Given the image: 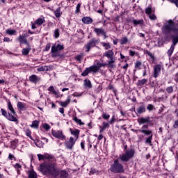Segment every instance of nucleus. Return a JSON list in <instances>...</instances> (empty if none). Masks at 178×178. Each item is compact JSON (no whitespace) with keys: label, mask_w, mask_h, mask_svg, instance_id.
<instances>
[{"label":"nucleus","mask_w":178,"mask_h":178,"mask_svg":"<svg viewBox=\"0 0 178 178\" xmlns=\"http://www.w3.org/2000/svg\"><path fill=\"white\" fill-rule=\"evenodd\" d=\"M39 170L42 173V175H50L53 177H58V176L62 178H67V173L66 171L60 170L58 168V165L55 161L49 160V162H44L40 165Z\"/></svg>","instance_id":"1"},{"label":"nucleus","mask_w":178,"mask_h":178,"mask_svg":"<svg viewBox=\"0 0 178 178\" xmlns=\"http://www.w3.org/2000/svg\"><path fill=\"white\" fill-rule=\"evenodd\" d=\"M175 24L172 20L168 21V24L165 25L163 28V31L164 33H169V31H174L175 35L172 38V44L171 45L170 49L168 51V55L171 56L173 54V51H175V47H176V44L178 42V29H174Z\"/></svg>","instance_id":"2"},{"label":"nucleus","mask_w":178,"mask_h":178,"mask_svg":"<svg viewBox=\"0 0 178 178\" xmlns=\"http://www.w3.org/2000/svg\"><path fill=\"white\" fill-rule=\"evenodd\" d=\"M135 131L136 133H138L139 131L145 136H149L148 137L145 138V143L148 145H152V131L148 130V125L145 124L141 127L140 129L136 130Z\"/></svg>","instance_id":"3"},{"label":"nucleus","mask_w":178,"mask_h":178,"mask_svg":"<svg viewBox=\"0 0 178 178\" xmlns=\"http://www.w3.org/2000/svg\"><path fill=\"white\" fill-rule=\"evenodd\" d=\"M110 170L111 172H113V173H123L124 172V168L123 165L119 162V160L116 159L111 165Z\"/></svg>","instance_id":"4"},{"label":"nucleus","mask_w":178,"mask_h":178,"mask_svg":"<svg viewBox=\"0 0 178 178\" xmlns=\"http://www.w3.org/2000/svg\"><path fill=\"white\" fill-rule=\"evenodd\" d=\"M134 155V151L131 150H127L124 154H123L122 156H120V159L122 161V162H129V160L131 159V158H133V156Z\"/></svg>","instance_id":"5"},{"label":"nucleus","mask_w":178,"mask_h":178,"mask_svg":"<svg viewBox=\"0 0 178 178\" xmlns=\"http://www.w3.org/2000/svg\"><path fill=\"white\" fill-rule=\"evenodd\" d=\"M51 134L53 137H55V138H58V140H66V136L63 134V131L62 130H51Z\"/></svg>","instance_id":"6"},{"label":"nucleus","mask_w":178,"mask_h":178,"mask_svg":"<svg viewBox=\"0 0 178 178\" xmlns=\"http://www.w3.org/2000/svg\"><path fill=\"white\" fill-rule=\"evenodd\" d=\"M97 40L95 39H91L86 45H85V49L86 52H90V49H91V48H93V47L95 45L97 44Z\"/></svg>","instance_id":"7"},{"label":"nucleus","mask_w":178,"mask_h":178,"mask_svg":"<svg viewBox=\"0 0 178 178\" xmlns=\"http://www.w3.org/2000/svg\"><path fill=\"white\" fill-rule=\"evenodd\" d=\"M76 141H77V140L74 139L73 137H70L68 141H65V147L68 149H72L73 147H74V144H76Z\"/></svg>","instance_id":"8"},{"label":"nucleus","mask_w":178,"mask_h":178,"mask_svg":"<svg viewBox=\"0 0 178 178\" xmlns=\"http://www.w3.org/2000/svg\"><path fill=\"white\" fill-rule=\"evenodd\" d=\"M63 48H64L63 45L59 44H55L51 47V52L52 54H55L58 52V51H62Z\"/></svg>","instance_id":"9"},{"label":"nucleus","mask_w":178,"mask_h":178,"mask_svg":"<svg viewBox=\"0 0 178 178\" xmlns=\"http://www.w3.org/2000/svg\"><path fill=\"white\" fill-rule=\"evenodd\" d=\"M138 123H139L140 125L148 124V123H149V117L140 118L138 119Z\"/></svg>","instance_id":"10"},{"label":"nucleus","mask_w":178,"mask_h":178,"mask_svg":"<svg viewBox=\"0 0 178 178\" xmlns=\"http://www.w3.org/2000/svg\"><path fill=\"white\" fill-rule=\"evenodd\" d=\"M26 37H27V34L24 33L22 35H19L17 40L21 44H29V42H27V39H26Z\"/></svg>","instance_id":"11"},{"label":"nucleus","mask_w":178,"mask_h":178,"mask_svg":"<svg viewBox=\"0 0 178 178\" xmlns=\"http://www.w3.org/2000/svg\"><path fill=\"white\" fill-rule=\"evenodd\" d=\"M159 73H161V65H157L154 68V77H158V76H159Z\"/></svg>","instance_id":"12"},{"label":"nucleus","mask_w":178,"mask_h":178,"mask_svg":"<svg viewBox=\"0 0 178 178\" xmlns=\"http://www.w3.org/2000/svg\"><path fill=\"white\" fill-rule=\"evenodd\" d=\"M94 31L97 35H105V31L102 28H95Z\"/></svg>","instance_id":"13"},{"label":"nucleus","mask_w":178,"mask_h":178,"mask_svg":"<svg viewBox=\"0 0 178 178\" xmlns=\"http://www.w3.org/2000/svg\"><path fill=\"white\" fill-rule=\"evenodd\" d=\"M70 101H71L70 96H68L67 97L66 101L65 102H60L59 105L60 106H63V108H66V106H67V105H69V104H70Z\"/></svg>","instance_id":"14"},{"label":"nucleus","mask_w":178,"mask_h":178,"mask_svg":"<svg viewBox=\"0 0 178 178\" xmlns=\"http://www.w3.org/2000/svg\"><path fill=\"white\" fill-rule=\"evenodd\" d=\"M17 108L18 111H26V104L21 102H18L17 104Z\"/></svg>","instance_id":"15"},{"label":"nucleus","mask_w":178,"mask_h":178,"mask_svg":"<svg viewBox=\"0 0 178 178\" xmlns=\"http://www.w3.org/2000/svg\"><path fill=\"white\" fill-rule=\"evenodd\" d=\"M101 66H102L101 64L98 66L92 65L89 67V70H90V72H92L93 73H97V72H99V67H101Z\"/></svg>","instance_id":"16"},{"label":"nucleus","mask_w":178,"mask_h":178,"mask_svg":"<svg viewBox=\"0 0 178 178\" xmlns=\"http://www.w3.org/2000/svg\"><path fill=\"white\" fill-rule=\"evenodd\" d=\"M83 23H85V24H91L92 23V19L89 17H85L82 18Z\"/></svg>","instance_id":"17"},{"label":"nucleus","mask_w":178,"mask_h":178,"mask_svg":"<svg viewBox=\"0 0 178 178\" xmlns=\"http://www.w3.org/2000/svg\"><path fill=\"white\" fill-rule=\"evenodd\" d=\"M113 54H114L113 51L108 50L104 54V56H106V58H108L109 59H112V58H113Z\"/></svg>","instance_id":"18"},{"label":"nucleus","mask_w":178,"mask_h":178,"mask_svg":"<svg viewBox=\"0 0 178 178\" xmlns=\"http://www.w3.org/2000/svg\"><path fill=\"white\" fill-rule=\"evenodd\" d=\"M8 108L10 113L13 115H16V111H15V108H13V106H12V103H10V102H8Z\"/></svg>","instance_id":"19"},{"label":"nucleus","mask_w":178,"mask_h":178,"mask_svg":"<svg viewBox=\"0 0 178 178\" xmlns=\"http://www.w3.org/2000/svg\"><path fill=\"white\" fill-rule=\"evenodd\" d=\"M71 134H72V136H74V140H77L79 138V134H80V132L79 131L78 129H75V130L71 131Z\"/></svg>","instance_id":"20"},{"label":"nucleus","mask_w":178,"mask_h":178,"mask_svg":"<svg viewBox=\"0 0 178 178\" xmlns=\"http://www.w3.org/2000/svg\"><path fill=\"white\" fill-rule=\"evenodd\" d=\"M48 91H50V92H52L53 94H54V95H57L56 97L59 98V95H58V92H56V90H55V88H54V86H50L48 88Z\"/></svg>","instance_id":"21"},{"label":"nucleus","mask_w":178,"mask_h":178,"mask_svg":"<svg viewBox=\"0 0 178 178\" xmlns=\"http://www.w3.org/2000/svg\"><path fill=\"white\" fill-rule=\"evenodd\" d=\"M83 84L86 88H91L92 87V86L91 85V81L88 79H85L83 81Z\"/></svg>","instance_id":"22"},{"label":"nucleus","mask_w":178,"mask_h":178,"mask_svg":"<svg viewBox=\"0 0 178 178\" xmlns=\"http://www.w3.org/2000/svg\"><path fill=\"white\" fill-rule=\"evenodd\" d=\"M54 13L56 17H60V16H62V13L60 12V8H58L56 9V10H54Z\"/></svg>","instance_id":"23"},{"label":"nucleus","mask_w":178,"mask_h":178,"mask_svg":"<svg viewBox=\"0 0 178 178\" xmlns=\"http://www.w3.org/2000/svg\"><path fill=\"white\" fill-rule=\"evenodd\" d=\"M43 23H45V19L44 18H38L35 21V24H38V26H41Z\"/></svg>","instance_id":"24"},{"label":"nucleus","mask_w":178,"mask_h":178,"mask_svg":"<svg viewBox=\"0 0 178 178\" xmlns=\"http://www.w3.org/2000/svg\"><path fill=\"white\" fill-rule=\"evenodd\" d=\"M29 80H30V81H32V83H36V81H38V80H40V79L38 78L36 75H31L29 77Z\"/></svg>","instance_id":"25"},{"label":"nucleus","mask_w":178,"mask_h":178,"mask_svg":"<svg viewBox=\"0 0 178 178\" xmlns=\"http://www.w3.org/2000/svg\"><path fill=\"white\" fill-rule=\"evenodd\" d=\"M137 112L138 113H139V115H141V113H144V112H145V106H139L137 108Z\"/></svg>","instance_id":"26"},{"label":"nucleus","mask_w":178,"mask_h":178,"mask_svg":"<svg viewBox=\"0 0 178 178\" xmlns=\"http://www.w3.org/2000/svg\"><path fill=\"white\" fill-rule=\"evenodd\" d=\"M132 23L135 25V26H138V24H143L144 23V20L143 19H133L132 20Z\"/></svg>","instance_id":"27"},{"label":"nucleus","mask_w":178,"mask_h":178,"mask_svg":"<svg viewBox=\"0 0 178 178\" xmlns=\"http://www.w3.org/2000/svg\"><path fill=\"white\" fill-rule=\"evenodd\" d=\"M6 119H8V120H10V122H16V120H17V119H16V118L10 114H8V115H7Z\"/></svg>","instance_id":"28"},{"label":"nucleus","mask_w":178,"mask_h":178,"mask_svg":"<svg viewBox=\"0 0 178 178\" xmlns=\"http://www.w3.org/2000/svg\"><path fill=\"white\" fill-rule=\"evenodd\" d=\"M147 55L148 56H149V59H150V62L152 63H154V62H155V57L154 56V54H152V53L149 52V51H147Z\"/></svg>","instance_id":"29"},{"label":"nucleus","mask_w":178,"mask_h":178,"mask_svg":"<svg viewBox=\"0 0 178 178\" xmlns=\"http://www.w3.org/2000/svg\"><path fill=\"white\" fill-rule=\"evenodd\" d=\"M14 168L15 169H16L17 170V173L18 175H20V169H22V165L19 163H16L15 165H14Z\"/></svg>","instance_id":"30"},{"label":"nucleus","mask_w":178,"mask_h":178,"mask_svg":"<svg viewBox=\"0 0 178 178\" xmlns=\"http://www.w3.org/2000/svg\"><path fill=\"white\" fill-rule=\"evenodd\" d=\"M29 178H37V174L34 171L29 172Z\"/></svg>","instance_id":"31"},{"label":"nucleus","mask_w":178,"mask_h":178,"mask_svg":"<svg viewBox=\"0 0 178 178\" xmlns=\"http://www.w3.org/2000/svg\"><path fill=\"white\" fill-rule=\"evenodd\" d=\"M129 39H127V37L122 38L120 42L121 45H124L127 42H128Z\"/></svg>","instance_id":"32"},{"label":"nucleus","mask_w":178,"mask_h":178,"mask_svg":"<svg viewBox=\"0 0 178 178\" xmlns=\"http://www.w3.org/2000/svg\"><path fill=\"white\" fill-rule=\"evenodd\" d=\"M42 155L43 161H45V159H52V156L48 154H44Z\"/></svg>","instance_id":"33"},{"label":"nucleus","mask_w":178,"mask_h":178,"mask_svg":"<svg viewBox=\"0 0 178 178\" xmlns=\"http://www.w3.org/2000/svg\"><path fill=\"white\" fill-rule=\"evenodd\" d=\"M31 127H33V129H38V121L35 120L32 122V124L31 125Z\"/></svg>","instance_id":"34"},{"label":"nucleus","mask_w":178,"mask_h":178,"mask_svg":"<svg viewBox=\"0 0 178 178\" xmlns=\"http://www.w3.org/2000/svg\"><path fill=\"white\" fill-rule=\"evenodd\" d=\"M25 132L27 137H29L31 140H33V137H31V131H30V129H26Z\"/></svg>","instance_id":"35"},{"label":"nucleus","mask_w":178,"mask_h":178,"mask_svg":"<svg viewBox=\"0 0 178 178\" xmlns=\"http://www.w3.org/2000/svg\"><path fill=\"white\" fill-rule=\"evenodd\" d=\"M30 52V48H26L22 49V54L23 55H29Z\"/></svg>","instance_id":"36"},{"label":"nucleus","mask_w":178,"mask_h":178,"mask_svg":"<svg viewBox=\"0 0 178 178\" xmlns=\"http://www.w3.org/2000/svg\"><path fill=\"white\" fill-rule=\"evenodd\" d=\"M90 68H86L85 70V71L81 74V76H83V77L87 76L88 74V73H90Z\"/></svg>","instance_id":"37"},{"label":"nucleus","mask_w":178,"mask_h":178,"mask_svg":"<svg viewBox=\"0 0 178 178\" xmlns=\"http://www.w3.org/2000/svg\"><path fill=\"white\" fill-rule=\"evenodd\" d=\"M16 33V31L13 30V29H8L6 31V33L9 34V35H13V34Z\"/></svg>","instance_id":"38"},{"label":"nucleus","mask_w":178,"mask_h":178,"mask_svg":"<svg viewBox=\"0 0 178 178\" xmlns=\"http://www.w3.org/2000/svg\"><path fill=\"white\" fill-rule=\"evenodd\" d=\"M102 118L105 120H108V119H109V118H111V115L109 114H106V113H102Z\"/></svg>","instance_id":"39"},{"label":"nucleus","mask_w":178,"mask_h":178,"mask_svg":"<svg viewBox=\"0 0 178 178\" xmlns=\"http://www.w3.org/2000/svg\"><path fill=\"white\" fill-rule=\"evenodd\" d=\"M147 80L145 79H141L138 81V84L139 86H144V84H145V83H147Z\"/></svg>","instance_id":"40"},{"label":"nucleus","mask_w":178,"mask_h":178,"mask_svg":"<svg viewBox=\"0 0 178 178\" xmlns=\"http://www.w3.org/2000/svg\"><path fill=\"white\" fill-rule=\"evenodd\" d=\"M145 13L146 15H151V13H152V8H151V7H147L145 10Z\"/></svg>","instance_id":"41"},{"label":"nucleus","mask_w":178,"mask_h":178,"mask_svg":"<svg viewBox=\"0 0 178 178\" xmlns=\"http://www.w3.org/2000/svg\"><path fill=\"white\" fill-rule=\"evenodd\" d=\"M102 44L103 47H104L105 49H111V44H109V43L102 42Z\"/></svg>","instance_id":"42"},{"label":"nucleus","mask_w":178,"mask_h":178,"mask_svg":"<svg viewBox=\"0 0 178 178\" xmlns=\"http://www.w3.org/2000/svg\"><path fill=\"white\" fill-rule=\"evenodd\" d=\"M141 67V62L136 61L135 63V69H140Z\"/></svg>","instance_id":"43"},{"label":"nucleus","mask_w":178,"mask_h":178,"mask_svg":"<svg viewBox=\"0 0 178 178\" xmlns=\"http://www.w3.org/2000/svg\"><path fill=\"white\" fill-rule=\"evenodd\" d=\"M59 38V29H57L54 31V38Z\"/></svg>","instance_id":"44"},{"label":"nucleus","mask_w":178,"mask_h":178,"mask_svg":"<svg viewBox=\"0 0 178 178\" xmlns=\"http://www.w3.org/2000/svg\"><path fill=\"white\" fill-rule=\"evenodd\" d=\"M42 127H43V129H44V130H47V131H48V130H49V129H51V126H49V124H43Z\"/></svg>","instance_id":"45"},{"label":"nucleus","mask_w":178,"mask_h":178,"mask_svg":"<svg viewBox=\"0 0 178 178\" xmlns=\"http://www.w3.org/2000/svg\"><path fill=\"white\" fill-rule=\"evenodd\" d=\"M166 91L168 94H172L173 92V88L172 86L168 87Z\"/></svg>","instance_id":"46"},{"label":"nucleus","mask_w":178,"mask_h":178,"mask_svg":"<svg viewBox=\"0 0 178 178\" xmlns=\"http://www.w3.org/2000/svg\"><path fill=\"white\" fill-rule=\"evenodd\" d=\"M80 8H81V4L78 3L76 8L75 13H80Z\"/></svg>","instance_id":"47"},{"label":"nucleus","mask_w":178,"mask_h":178,"mask_svg":"<svg viewBox=\"0 0 178 178\" xmlns=\"http://www.w3.org/2000/svg\"><path fill=\"white\" fill-rule=\"evenodd\" d=\"M1 111L3 116H4L5 118H8V114L6 112V111H5L3 108H1Z\"/></svg>","instance_id":"48"},{"label":"nucleus","mask_w":178,"mask_h":178,"mask_svg":"<svg viewBox=\"0 0 178 178\" xmlns=\"http://www.w3.org/2000/svg\"><path fill=\"white\" fill-rule=\"evenodd\" d=\"M73 120H74V122H76V123H79V124H83L81 123V120L77 118V117H74V118H73Z\"/></svg>","instance_id":"49"},{"label":"nucleus","mask_w":178,"mask_h":178,"mask_svg":"<svg viewBox=\"0 0 178 178\" xmlns=\"http://www.w3.org/2000/svg\"><path fill=\"white\" fill-rule=\"evenodd\" d=\"M149 17L151 20H156V16L154 14L149 15Z\"/></svg>","instance_id":"50"},{"label":"nucleus","mask_w":178,"mask_h":178,"mask_svg":"<svg viewBox=\"0 0 178 178\" xmlns=\"http://www.w3.org/2000/svg\"><path fill=\"white\" fill-rule=\"evenodd\" d=\"M113 63H115V60H113V57H112V58H111V60L108 61V66H111L112 67H113Z\"/></svg>","instance_id":"51"},{"label":"nucleus","mask_w":178,"mask_h":178,"mask_svg":"<svg viewBox=\"0 0 178 178\" xmlns=\"http://www.w3.org/2000/svg\"><path fill=\"white\" fill-rule=\"evenodd\" d=\"M74 97H81V95H83V93H79L77 92H75L73 93L72 95Z\"/></svg>","instance_id":"52"},{"label":"nucleus","mask_w":178,"mask_h":178,"mask_svg":"<svg viewBox=\"0 0 178 178\" xmlns=\"http://www.w3.org/2000/svg\"><path fill=\"white\" fill-rule=\"evenodd\" d=\"M115 120L116 119L115 118V115H113L109 122L110 124H113V123H115Z\"/></svg>","instance_id":"53"},{"label":"nucleus","mask_w":178,"mask_h":178,"mask_svg":"<svg viewBox=\"0 0 178 178\" xmlns=\"http://www.w3.org/2000/svg\"><path fill=\"white\" fill-rule=\"evenodd\" d=\"M103 127H104V128H106V129L109 128V123L104 122H103Z\"/></svg>","instance_id":"54"},{"label":"nucleus","mask_w":178,"mask_h":178,"mask_svg":"<svg viewBox=\"0 0 178 178\" xmlns=\"http://www.w3.org/2000/svg\"><path fill=\"white\" fill-rule=\"evenodd\" d=\"M147 109L148 111H152V109H154V106H152V104H149L147 107Z\"/></svg>","instance_id":"55"},{"label":"nucleus","mask_w":178,"mask_h":178,"mask_svg":"<svg viewBox=\"0 0 178 178\" xmlns=\"http://www.w3.org/2000/svg\"><path fill=\"white\" fill-rule=\"evenodd\" d=\"M38 72H44L45 70V67H39L37 69Z\"/></svg>","instance_id":"56"},{"label":"nucleus","mask_w":178,"mask_h":178,"mask_svg":"<svg viewBox=\"0 0 178 178\" xmlns=\"http://www.w3.org/2000/svg\"><path fill=\"white\" fill-rule=\"evenodd\" d=\"M129 55H130V56H134V55H136V51L130 49L129 50Z\"/></svg>","instance_id":"57"},{"label":"nucleus","mask_w":178,"mask_h":178,"mask_svg":"<svg viewBox=\"0 0 178 178\" xmlns=\"http://www.w3.org/2000/svg\"><path fill=\"white\" fill-rule=\"evenodd\" d=\"M35 145H37L39 148H41L42 147V144H41V142L40 141L36 142Z\"/></svg>","instance_id":"58"},{"label":"nucleus","mask_w":178,"mask_h":178,"mask_svg":"<svg viewBox=\"0 0 178 178\" xmlns=\"http://www.w3.org/2000/svg\"><path fill=\"white\" fill-rule=\"evenodd\" d=\"M99 129H100V131H99V133H102V131H104V130L106 129V128H104V127L103 126H100L99 127Z\"/></svg>","instance_id":"59"},{"label":"nucleus","mask_w":178,"mask_h":178,"mask_svg":"<svg viewBox=\"0 0 178 178\" xmlns=\"http://www.w3.org/2000/svg\"><path fill=\"white\" fill-rule=\"evenodd\" d=\"M38 157L39 161H44V157H42V154H38Z\"/></svg>","instance_id":"60"},{"label":"nucleus","mask_w":178,"mask_h":178,"mask_svg":"<svg viewBox=\"0 0 178 178\" xmlns=\"http://www.w3.org/2000/svg\"><path fill=\"white\" fill-rule=\"evenodd\" d=\"M171 2H172V3H175L178 8V0H171Z\"/></svg>","instance_id":"61"},{"label":"nucleus","mask_w":178,"mask_h":178,"mask_svg":"<svg viewBox=\"0 0 178 178\" xmlns=\"http://www.w3.org/2000/svg\"><path fill=\"white\" fill-rule=\"evenodd\" d=\"M8 158L10 159V161H12L13 159H15V156H13L12 154H10Z\"/></svg>","instance_id":"62"},{"label":"nucleus","mask_w":178,"mask_h":178,"mask_svg":"<svg viewBox=\"0 0 178 178\" xmlns=\"http://www.w3.org/2000/svg\"><path fill=\"white\" fill-rule=\"evenodd\" d=\"M59 112H60V113H65V109L63 108H60Z\"/></svg>","instance_id":"63"},{"label":"nucleus","mask_w":178,"mask_h":178,"mask_svg":"<svg viewBox=\"0 0 178 178\" xmlns=\"http://www.w3.org/2000/svg\"><path fill=\"white\" fill-rule=\"evenodd\" d=\"M84 145H85V142H84V141H82V142L81 143V147L82 149H84Z\"/></svg>","instance_id":"64"}]
</instances>
